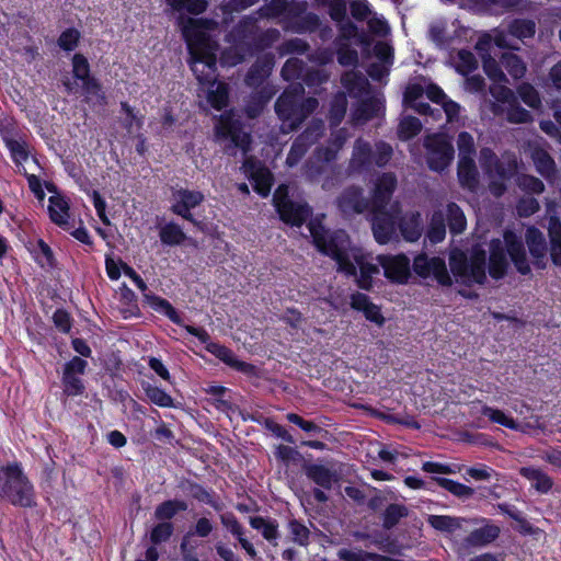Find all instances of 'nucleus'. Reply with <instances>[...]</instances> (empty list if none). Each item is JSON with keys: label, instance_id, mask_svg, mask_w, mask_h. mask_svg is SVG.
<instances>
[{"label": "nucleus", "instance_id": "1", "mask_svg": "<svg viewBox=\"0 0 561 561\" xmlns=\"http://www.w3.org/2000/svg\"><path fill=\"white\" fill-rule=\"evenodd\" d=\"M353 44L360 46V60L353 49V128L362 127L385 114V99L373 88L366 76L355 71L360 66L374 81L388 77L393 65V48L378 41L353 24Z\"/></svg>", "mask_w": 561, "mask_h": 561}, {"label": "nucleus", "instance_id": "2", "mask_svg": "<svg viewBox=\"0 0 561 561\" xmlns=\"http://www.w3.org/2000/svg\"><path fill=\"white\" fill-rule=\"evenodd\" d=\"M374 257L364 254L360 249L353 248V278L363 289H370L374 275H378L381 266L387 278L397 283H404L410 275V260L403 255H378Z\"/></svg>", "mask_w": 561, "mask_h": 561}, {"label": "nucleus", "instance_id": "3", "mask_svg": "<svg viewBox=\"0 0 561 561\" xmlns=\"http://www.w3.org/2000/svg\"><path fill=\"white\" fill-rule=\"evenodd\" d=\"M191 55V69L202 84L214 85L217 80L218 44L203 31H184Z\"/></svg>", "mask_w": 561, "mask_h": 561}, {"label": "nucleus", "instance_id": "4", "mask_svg": "<svg viewBox=\"0 0 561 561\" xmlns=\"http://www.w3.org/2000/svg\"><path fill=\"white\" fill-rule=\"evenodd\" d=\"M301 83L291 84L275 102V112L282 121L285 133L296 130L319 106L316 98L304 99Z\"/></svg>", "mask_w": 561, "mask_h": 561}, {"label": "nucleus", "instance_id": "5", "mask_svg": "<svg viewBox=\"0 0 561 561\" xmlns=\"http://www.w3.org/2000/svg\"><path fill=\"white\" fill-rule=\"evenodd\" d=\"M504 242L505 247L499 239L492 240L490 244L489 274L491 277L501 279L505 276L508 267L507 253L520 274H529L531 270L522 239L517 238L515 233L507 231L504 234Z\"/></svg>", "mask_w": 561, "mask_h": 561}, {"label": "nucleus", "instance_id": "6", "mask_svg": "<svg viewBox=\"0 0 561 561\" xmlns=\"http://www.w3.org/2000/svg\"><path fill=\"white\" fill-rule=\"evenodd\" d=\"M0 497L13 506L24 508L36 506L34 485L20 463L13 462L0 468Z\"/></svg>", "mask_w": 561, "mask_h": 561}, {"label": "nucleus", "instance_id": "7", "mask_svg": "<svg viewBox=\"0 0 561 561\" xmlns=\"http://www.w3.org/2000/svg\"><path fill=\"white\" fill-rule=\"evenodd\" d=\"M485 265L486 252L482 249L473 250L470 257L460 250H453L449 254V266L456 282L466 286L484 284Z\"/></svg>", "mask_w": 561, "mask_h": 561}, {"label": "nucleus", "instance_id": "8", "mask_svg": "<svg viewBox=\"0 0 561 561\" xmlns=\"http://www.w3.org/2000/svg\"><path fill=\"white\" fill-rule=\"evenodd\" d=\"M425 159L428 168L435 172L445 171L455 158V148L446 134H432L424 138Z\"/></svg>", "mask_w": 561, "mask_h": 561}, {"label": "nucleus", "instance_id": "9", "mask_svg": "<svg viewBox=\"0 0 561 561\" xmlns=\"http://www.w3.org/2000/svg\"><path fill=\"white\" fill-rule=\"evenodd\" d=\"M308 229L318 250L336 260L340 268L346 274H351V263L339 243L340 233L331 234L318 220H310Z\"/></svg>", "mask_w": 561, "mask_h": 561}, {"label": "nucleus", "instance_id": "10", "mask_svg": "<svg viewBox=\"0 0 561 561\" xmlns=\"http://www.w3.org/2000/svg\"><path fill=\"white\" fill-rule=\"evenodd\" d=\"M274 206L279 218L288 225L300 227L311 216V208L307 203L295 202L288 195V186L280 184L273 195Z\"/></svg>", "mask_w": 561, "mask_h": 561}, {"label": "nucleus", "instance_id": "11", "mask_svg": "<svg viewBox=\"0 0 561 561\" xmlns=\"http://www.w3.org/2000/svg\"><path fill=\"white\" fill-rule=\"evenodd\" d=\"M257 18L247 15L231 30L229 37L238 44H243L255 50L263 49L270 45L267 34L260 31Z\"/></svg>", "mask_w": 561, "mask_h": 561}, {"label": "nucleus", "instance_id": "12", "mask_svg": "<svg viewBox=\"0 0 561 561\" xmlns=\"http://www.w3.org/2000/svg\"><path fill=\"white\" fill-rule=\"evenodd\" d=\"M371 229L378 243L385 244L396 236V227L399 225L400 206L396 202L389 209H371Z\"/></svg>", "mask_w": 561, "mask_h": 561}, {"label": "nucleus", "instance_id": "13", "mask_svg": "<svg viewBox=\"0 0 561 561\" xmlns=\"http://www.w3.org/2000/svg\"><path fill=\"white\" fill-rule=\"evenodd\" d=\"M413 270L421 277L432 276L440 286L449 287L453 284L445 260L439 256L420 254L413 261Z\"/></svg>", "mask_w": 561, "mask_h": 561}, {"label": "nucleus", "instance_id": "14", "mask_svg": "<svg viewBox=\"0 0 561 561\" xmlns=\"http://www.w3.org/2000/svg\"><path fill=\"white\" fill-rule=\"evenodd\" d=\"M204 199L205 196L199 191H191L182 187L176 188L172 192V205L170 209L173 214L199 227L201 221L194 218L191 210L199 206Z\"/></svg>", "mask_w": 561, "mask_h": 561}, {"label": "nucleus", "instance_id": "15", "mask_svg": "<svg viewBox=\"0 0 561 561\" xmlns=\"http://www.w3.org/2000/svg\"><path fill=\"white\" fill-rule=\"evenodd\" d=\"M241 169L252 182L254 191L262 197L268 196L273 184L271 171L253 157H247Z\"/></svg>", "mask_w": 561, "mask_h": 561}, {"label": "nucleus", "instance_id": "16", "mask_svg": "<svg viewBox=\"0 0 561 561\" xmlns=\"http://www.w3.org/2000/svg\"><path fill=\"white\" fill-rule=\"evenodd\" d=\"M306 477L322 489L330 490L340 480V473L333 465L310 462L304 463Z\"/></svg>", "mask_w": 561, "mask_h": 561}, {"label": "nucleus", "instance_id": "17", "mask_svg": "<svg viewBox=\"0 0 561 561\" xmlns=\"http://www.w3.org/2000/svg\"><path fill=\"white\" fill-rule=\"evenodd\" d=\"M546 145L534 142L529 145V157L536 171L547 181H553L557 178V164Z\"/></svg>", "mask_w": 561, "mask_h": 561}, {"label": "nucleus", "instance_id": "18", "mask_svg": "<svg viewBox=\"0 0 561 561\" xmlns=\"http://www.w3.org/2000/svg\"><path fill=\"white\" fill-rule=\"evenodd\" d=\"M353 19L367 21L369 32L379 37L386 36L390 31L387 21L370 10L367 0H353Z\"/></svg>", "mask_w": 561, "mask_h": 561}, {"label": "nucleus", "instance_id": "19", "mask_svg": "<svg viewBox=\"0 0 561 561\" xmlns=\"http://www.w3.org/2000/svg\"><path fill=\"white\" fill-rule=\"evenodd\" d=\"M397 176L392 172L382 173L375 184L371 209H389L390 201L397 188Z\"/></svg>", "mask_w": 561, "mask_h": 561}, {"label": "nucleus", "instance_id": "20", "mask_svg": "<svg viewBox=\"0 0 561 561\" xmlns=\"http://www.w3.org/2000/svg\"><path fill=\"white\" fill-rule=\"evenodd\" d=\"M69 210V202L64 196L57 194L48 198L49 218L55 225L65 231H70V229L73 228Z\"/></svg>", "mask_w": 561, "mask_h": 561}, {"label": "nucleus", "instance_id": "21", "mask_svg": "<svg viewBox=\"0 0 561 561\" xmlns=\"http://www.w3.org/2000/svg\"><path fill=\"white\" fill-rule=\"evenodd\" d=\"M72 76L75 80H71L69 77L62 79V85L69 94L79 91L77 81L83 82L93 77L91 76L89 61L82 54H75L72 57Z\"/></svg>", "mask_w": 561, "mask_h": 561}, {"label": "nucleus", "instance_id": "22", "mask_svg": "<svg viewBox=\"0 0 561 561\" xmlns=\"http://www.w3.org/2000/svg\"><path fill=\"white\" fill-rule=\"evenodd\" d=\"M525 241L529 249L531 256L534 257V264L538 268L546 267V254H547V244L543 237V233L535 228L529 227L526 230Z\"/></svg>", "mask_w": 561, "mask_h": 561}, {"label": "nucleus", "instance_id": "23", "mask_svg": "<svg viewBox=\"0 0 561 561\" xmlns=\"http://www.w3.org/2000/svg\"><path fill=\"white\" fill-rule=\"evenodd\" d=\"M353 310L362 312L366 320L378 327H382L385 323L380 306L373 302L371 298L366 294H353Z\"/></svg>", "mask_w": 561, "mask_h": 561}, {"label": "nucleus", "instance_id": "24", "mask_svg": "<svg viewBox=\"0 0 561 561\" xmlns=\"http://www.w3.org/2000/svg\"><path fill=\"white\" fill-rule=\"evenodd\" d=\"M206 350L214 354L217 358L222 360L228 366L237 369L238 371L250 374L254 369V366L252 364L239 360L230 348L219 343H209L206 346Z\"/></svg>", "mask_w": 561, "mask_h": 561}, {"label": "nucleus", "instance_id": "25", "mask_svg": "<svg viewBox=\"0 0 561 561\" xmlns=\"http://www.w3.org/2000/svg\"><path fill=\"white\" fill-rule=\"evenodd\" d=\"M274 67V58L272 56H264L259 58L249 69L245 76V84L251 88H256L263 83Z\"/></svg>", "mask_w": 561, "mask_h": 561}, {"label": "nucleus", "instance_id": "26", "mask_svg": "<svg viewBox=\"0 0 561 561\" xmlns=\"http://www.w3.org/2000/svg\"><path fill=\"white\" fill-rule=\"evenodd\" d=\"M222 135L228 138V144L225 146V153L236 156L240 150L245 156L250 150L251 135L233 127H229Z\"/></svg>", "mask_w": 561, "mask_h": 561}, {"label": "nucleus", "instance_id": "27", "mask_svg": "<svg viewBox=\"0 0 561 561\" xmlns=\"http://www.w3.org/2000/svg\"><path fill=\"white\" fill-rule=\"evenodd\" d=\"M489 41H479L476 48L480 51L482 58V67L485 75L495 83H507L508 79L503 72L500 64L490 54L484 53Z\"/></svg>", "mask_w": 561, "mask_h": 561}, {"label": "nucleus", "instance_id": "28", "mask_svg": "<svg viewBox=\"0 0 561 561\" xmlns=\"http://www.w3.org/2000/svg\"><path fill=\"white\" fill-rule=\"evenodd\" d=\"M500 527L496 525H485L481 528L472 530L465 539L466 548L483 547L493 542L500 536Z\"/></svg>", "mask_w": 561, "mask_h": 561}, {"label": "nucleus", "instance_id": "29", "mask_svg": "<svg viewBox=\"0 0 561 561\" xmlns=\"http://www.w3.org/2000/svg\"><path fill=\"white\" fill-rule=\"evenodd\" d=\"M274 91L268 87H263L252 93L245 104V114L249 118H256L263 112L266 104L272 100Z\"/></svg>", "mask_w": 561, "mask_h": 561}, {"label": "nucleus", "instance_id": "30", "mask_svg": "<svg viewBox=\"0 0 561 561\" xmlns=\"http://www.w3.org/2000/svg\"><path fill=\"white\" fill-rule=\"evenodd\" d=\"M250 526L261 531L264 539L276 545L279 538L278 523L276 519L263 516L250 517Z\"/></svg>", "mask_w": 561, "mask_h": 561}, {"label": "nucleus", "instance_id": "31", "mask_svg": "<svg viewBox=\"0 0 561 561\" xmlns=\"http://www.w3.org/2000/svg\"><path fill=\"white\" fill-rule=\"evenodd\" d=\"M399 228L408 241H416L422 234V219L420 213H412L399 219Z\"/></svg>", "mask_w": 561, "mask_h": 561}, {"label": "nucleus", "instance_id": "32", "mask_svg": "<svg viewBox=\"0 0 561 561\" xmlns=\"http://www.w3.org/2000/svg\"><path fill=\"white\" fill-rule=\"evenodd\" d=\"M81 89L87 103L101 106L106 104L102 84L95 77L81 82Z\"/></svg>", "mask_w": 561, "mask_h": 561}, {"label": "nucleus", "instance_id": "33", "mask_svg": "<svg viewBox=\"0 0 561 561\" xmlns=\"http://www.w3.org/2000/svg\"><path fill=\"white\" fill-rule=\"evenodd\" d=\"M458 179L463 187H467L471 191L478 186V170L474 163V159H459Z\"/></svg>", "mask_w": 561, "mask_h": 561}, {"label": "nucleus", "instance_id": "34", "mask_svg": "<svg viewBox=\"0 0 561 561\" xmlns=\"http://www.w3.org/2000/svg\"><path fill=\"white\" fill-rule=\"evenodd\" d=\"M467 522L462 517H455L448 515H428L427 523L436 530L446 534H454L461 529L462 523Z\"/></svg>", "mask_w": 561, "mask_h": 561}, {"label": "nucleus", "instance_id": "35", "mask_svg": "<svg viewBox=\"0 0 561 561\" xmlns=\"http://www.w3.org/2000/svg\"><path fill=\"white\" fill-rule=\"evenodd\" d=\"M145 301L157 312L168 317L173 323L180 324L181 318L175 308L164 298L153 293L145 294Z\"/></svg>", "mask_w": 561, "mask_h": 561}, {"label": "nucleus", "instance_id": "36", "mask_svg": "<svg viewBox=\"0 0 561 561\" xmlns=\"http://www.w3.org/2000/svg\"><path fill=\"white\" fill-rule=\"evenodd\" d=\"M187 510L186 502L182 500H167L157 505L153 516L159 522H171V519L179 513Z\"/></svg>", "mask_w": 561, "mask_h": 561}, {"label": "nucleus", "instance_id": "37", "mask_svg": "<svg viewBox=\"0 0 561 561\" xmlns=\"http://www.w3.org/2000/svg\"><path fill=\"white\" fill-rule=\"evenodd\" d=\"M159 237L161 242L169 247L181 245L186 240L185 232L173 221L167 222L160 227Z\"/></svg>", "mask_w": 561, "mask_h": 561}, {"label": "nucleus", "instance_id": "38", "mask_svg": "<svg viewBox=\"0 0 561 561\" xmlns=\"http://www.w3.org/2000/svg\"><path fill=\"white\" fill-rule=\"evenodd\" d=\"M500 62L516 80L522 79L527 71L526 62L512 51L503 53L500 57Z\"/></svg>", "mask_w": 561, "mask_h": 561}, {"label": "nucleus", "instance_id": "39", "mask_svg": "<svg viewBox=\"0 0 561 561\" xmlns=\"http://www.w3.org/2000/svg\"><path fill=\"white\" fill-rule=\"evenodd\" d=\"M519 473L533 482V486L541 492L547 493L552 488V480L549 476L539 469L533 467H523Z\"/></svg>", "mask_w": 561, "mask_h": 561}, {"label": "nucleus", "instance_id": "40", "mask_svg": "<svg viewBox=\"0 0 561 561\" xmlns=\"http://www.w3.org/2000/svg\"><path fill=\"white\" fill-rule=\"evenodd\" d=\"M332 20L341 24L342 36L345 41L351 38V21L345 20L346 4L343 0H332L329 7Z\"/></svg>", "mask_w": 561, "mask_h": 561}, {"label": "nucleus", "instance_id": "41", "mask_svg": "<svg viewBox=\"0 0 561 561\" xmlns=\"http://www.w3.org/2000/svg\"><path fill=\"white\" fill-rule=\"evenodd\" d=\"M550 255L554 265L561 266V224L558 218H551L549 226Z\"/></svg>", "mask_w": 561, "mask_h": 561}, {"label": "nucleus", "instance_id": "42", "mask_svg": "<svg viewBox=\"0 0 561 561\" xmlns=\"http://www.w3.org/2000/svg\"><path fill=\"white\" fill-rule=\"evenodd\" d=\"M422 130V123L417 117L407 115L399 122L397 135L402 141H408Z\"/></svg>", "mask_w": 561, "mask_h": 561}, {"label": "nucleus", "instance_id": "43", "mask_svg": "<svg viewBox=\"0 0 561 561\" xmlns=\"http://www.w3.org/2000/svg\"><path fill=\"white\" fill-rule=\"evenodd\" d=\"M507 33L518 39L530 38L536 33V23L529 19H515L508 23Z\"/></svg>", "mask_w": 561, "mask_h": 561}, {"label": "nucleus", "instance_id": "44", "mask_svg": "<svg viewBox=\"0 0 561 561\" xmlns=\"http://www.w3.org/2000/svg\"><path fill=\"white\" fill-rule=\"evenodd\" d=\"M31 253L42 267H54L55 266V256L51 248L42 239H38L36 243L31 249Z\"/></svg>", "mask_w": 561, "mask_h": 561}, {"label": "nucleus", "instance_id": "45", "mask_svg": "<svg viewBox=\"0 0 561 561\" xmlns=\"http://www.w3.org/2000/svg\"><path fill=\"white\" fill-rule=\"evenodd\" d=\"M346 107L347 99L345 93L337 92L330 103L329 118L331 126L336 127L341 124L342 119L345 116Z\"/></svg>", "mask_w": 561, "mask_h": 561}, {"label": "nucleus", "instance_id": "46", "mask_svg": "<svg viewBox=\"0 0 561 561\" xmlns=\"http://www.w3.org/2000/svg\"><path fill=\"white\" fill-rule=\"evenodd\" d=\"M142 390L147 398L156 405L161 408H171L173 407L172 397L167 393L164 390L160 389L157 386H153L149 382L141 383Z\"/></svg>", "mask_w": 561, "mask_h": 561}, {"label": "nucleus", "instance_id": "47", "mask_svg": "<svg viewBox=\"0 0 561 561\" xmlns=\"http://www.w3.org/2000/svg\"><path fill=\"white\" fill-rule=\"evenodd\" d=\"M448 227L451 233H461L466 228V217L460 207L455 203H449L446 209Z\"/></svg>", "mask_w": 561, "mask_h": 561}, {"label": "nucleus", "instance_id": "48", "mask_svg": "<svg viewBox=\"0 0 561 561\" xmlns=\"http://www.w3.org/2000/svg\"><path fill=\"white\" fill-rule=\"evenodd\" d=\"M368 169L373 165V150L368 142L357 139L353 152V167Z\"/></svg>", "mask_w": 561, "mask_h": 561}, {"label": "nucleus", "instance_id": "49", "mask_svg": "<svg viewBox=\"0 0 561 561\" xmlns=\"http://www.w3.org/2000/svg\"><path fill=\"white\" fill-rule=\"evenodd\" d=\"M3 141L10 151L13 162L18 167L23 168V162L28 159V150L26 144L11 137H3Z\"/></svg>", "mask_w": 561, "mask_h": 561}, {"label": "nucleus", "instance_id": "50", "mask_svg": "<svg viewBox=\"0 0 561 561\" xmlns=\"http://www.w3.org/2000/svg\"><path fill=\"white\" fill-rule=\"evenodd\" d=\"M174 534V525L172 522H159L150 531L149 539L151 546L156 547L170 540Z\"/></svg>", "mask_w": 561, "mask_h": 561}, {"label": "nucleus", "instance_id": "51", "mask_svg": "<svg viewBox=\"0 0 561 561\" xmlns=\"http://www.w3.org/2000/svg\"><path fill=\"white\" fill-rule=\"evenodd\" d=\"M446 236L445 215L443 211H435L431 218L427 237L433 243L444 240Z\"/></svg>", "mask_w": 561, "mask_h": 561}, {"label": "nucleus", "instance_id": "52", "mask_svg": "<svg viewBox=\"0 0 561 561\" xmlns=\"http://www.w3.org/2000/svg\"><path fill=\"white\" fill-rule=\"evenodd\" d=\"M287 528L291 540L302 547H307L310 542V530L306 525L296 518L288 520Z\"/></svg>", "mask_w": 561, "mask_h": 561}, {"label": "nucleus", "instance_id": "53", "mask_svg": "<svg viewBox=\"0 0 561 561\" xmlns=\"http://www.w3.org/2000/svg\"><path fill=\"white\" fill-rule=\"evenodd\" d=\"M324 128V122L322 119L314 118L297 138L310 148V146L317 142L323 135Z\"/></svg>", "mask_w": 561, "mask_h": 561}, {"label": "nucleus", "instance_id": "54", "mask_svg": "<svg viewBox=\"0 0 561 561\" xmlns=\"http://www.w3.org/2000/svg\"><path fill=\"white\" fill-rule=\"evenodd\" d=\"M434 480L437 482L439 486L447 490L459 499H469L474 494V490L468 485H465L462 483L456 482L450 479L446 478H434Z\"/></svg>", "mask_w": 561, "mask_h": 561}, {"label": "nucleus", "instance_id": "55", "mask_svg": "<svg viewBox=\"0 0 561 561\" xmlns=\"http://www.w3.org/2000/svg\"><path fill=\"white\" fill-rule=\"evenodd\" d=\"M61 382L64 393L68 397L81 396L85 390L83 380L79 375L62 371Z\"/></svg>", "mask_w": 561, "mask_h": 561}, {"label": "nucleus", "instance_id": "56", "mask_svg": "<svg viewBox=\"0 0 561 561\" xmlns=\"http://www.w3.org/2000/svg\"><path fill=\"white\" fill-rule=\"evenodd\" d=\"M215 89H210L207 94V101L217 111H221L228 104V88L227 84L217 82L211 85Z\"/></svg>", "mask_w": 561, "mask_h": 561}, {"label": "nucleus", "instance_id": "57", "mask_svg": "<svg viewBox=\"0 0 561 561\" xmlns=\"http://www.w3.org/2000/svg\"><path fill=\"white\" fill-rule=\"evenodd\" d=\"M191 494L198 502L210 505L215 511L220 512L224 508L222 502H220L215 493L206 490L204 486L199 484L191 485Z\"/></svg>", "mask_w": 561, "mask_h": 561}, {"label": "nucleus", "instance_id": "58", "mask_svg": "<svg viewBox=\"0 0 561 561\" xmlns=\"http://www.w3.org/2000/svg\"><path fill=\"white\" fill-rule=\"evenodd\" d=\"M280 75L286 81L302 79L305 75V62L299 58L291 57L284 64Z\"/></svg>", "mask_w": 561, "mask_h": 561}, {"label": "nucleus", "instance_id": "59", "mask_svg": "<svg viewBox=\"0 0 561 561\" xmlns=\"http://www.w3.org/2000/svg\"><path fill=\"white\" fill-rule=\"evenodd\" d=\"M289 12V3L287 0H271L270 3L257 10L260 18H278Z\"/></svg>", "mask_w": 561, "mask_h": 561}, {"label": "nucleus", "instance_id": "60", "mask_svg": "<svg viewBox=\"0 0 561 561\" xmlns=\"http://www.w3.org/2000/svg\"><path fill=\"white\" fill-rule=\"evenodd\" d=\"M409 510L401 504H390L383 514L382 526L385 529L393 528L402 517L408 516Z\"/></svg>", "mask_w": 561, "mask_h": 561}, {"label": "nucleus", "instance_id": "61", "mask_svg": "<svg viewBox=\"0 0 561 561\" xmlns=\"http://www.w3.org/2000/svg\"><path fill=\"white\" fill-rule=\"evenodd\" d=\"M488 179L501 178L511 179L516 172V165L513 162L505 163L497 159L490 168L485 171Z\"/></svg>", "mask_w": 561, "mask_h": 561}, {"label": "nucleus", "instance_id": "62", "mask_svg": "<svg viewBox=\"0 0 561 561\" xmlns=\"http://www.w3.org/2000/svg\"><path fill=\"white\" fill-rule=\"evenodd\" d=\"M516 184L522 191H525L529 194H540L545 191L543 182L530 174L517 175Z\"/></svg>", "mask_w": 561, "mask_h": 561}, {"label": "nucleus", "instance_id": "63", "mask_svg": "<svg viewBox=\"0 0 561 561\" xmlns=\"http://www.w3.org/2000/svg\"><path fill=\"white\" fill-rule=\"evenodd\" d=\"M457 146L459 151V159H473L476 156L474 140L468 131L459 133L457 137Z\"/></svg>", "mask_w": 561, "mask_h": 561}, {"label": "nucleus", "instance_id": "64", "mask_svg": "<svg viewBox=\"0 0 561 561\" xmlns=\"http://www.w3.org/2000/svg\"><path fill=\"white\" fill-rule=\"evenodd\" d=\"M457 58L456 70L461 75H468L478 67L474 55L469 50L460 49L457 54Z\"/></svg>", "mask_w": 561, "mask_h": 561}]
</instances>
